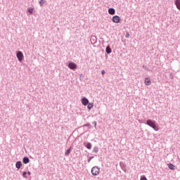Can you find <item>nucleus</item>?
<instances>
[{
  "label": "nucleus",
  "mask_w": 180,
  "mask_h": 180,
  "mask_svg": "<svg viewBox=\"0 0 180 180\" xmlns=\"http://www.w3.org/2000/svg\"><path fill=\"white\" fill-rule=\"evenodd\" d=\"M146 124H148V126H150V127H153L155 131H158V130H160L158 125L155 124V121L148 120L146 122Z\"/></svg>",
  "instance_id": "nucleus-1"
},
{
  "label": "nucleus",
  "mask_w": 180,
  "mask_h": 180,
  "mask_svg": "<svg viewBox=\"0 0 180 180\" xmlns=\"http://www.w3.org/2000/svg\"><path fill=\"white\" fill-rule=\"evenodd\" d=\"M100 173H101V169H99L98 167L95 166L92 167L91 169L92 175H94V176H96V175H99Z\"/></svg>",
  "instance_id": "nucleus-2"
},
{
  "label": "nucleus",
  "mask_w": 180,
  "mask_h": 180,
  "mask_svg": "<svg viewBox=\"0 0 180 180\" xmlns=\"http://www.w3.org/2000/svg\"><path fill=\"white\" fill-rule=\"evenodd\" d=\"M112 21L113 23H120V17L118 15H115L112 18Z\"/></svg>",
  "instance_id": "nucleus-3"
},
{
  "label": "nucleus",
  "mask_w": 180,
  "mask_h": 180,
  "mask_svg": "<svg viewBox=\"0 0 180 180\" xmlns=\"http://www.w3.org/2000/svg\"><path fill=\"white\" fill-rule=\"evenodd\" d=\"M16 56L19 61H22L23 60V53H22V51H18Z\"/></svg>",
  "instance_id": "nucleus-4"
},
{
  "label": "nucleus",
  "mask_w": 180,
  "mask_h": 180,
  "mask_svg": "<svg viewBox=\"0 0 180 180\" xmlns=\"http://www.w3.org/2000/svg\"><path fill=\"white\" fill-rule=\"evenodd\" d=\"M68 67L69 68H70V70H75L77 68V64L72 62H70L68 64Z\"/></svg>",
  "instance_id": "nucleus-5"
},
{
  "label": "nucleus",
  "mask_w": 180,
  "mask_h": 180,
  "mask_svg": "<svg viewBox=\"0 0 180 180\" xmlns=\"http://www.w3.org/2000/svg\"><path fill=\"white\" fill-rule=\"evenodd\" d=\"M82 103L84 106H86V105H88V103H89V101L88 100V98H84L82 99Z\"/></svg>",
  "instance_id": "nucleus-6"
},
{
  "label": "nucleus",
  "mask_w": 180,
  "mask_h": 180,
  "mask_svg": "<svg viewBox=\"0 0 180 180\" xmlns=\"http://www.w3.org/2000/svg\"><path fill=\"white\" fill-rule=\"evenodd\" d=\"M145 85H147V86L151 85V79H150V78L146 77L145 79Z\"/></svg>",
  "instance_id": "nucleus-7"
},
{
  "label": "nucleus",
  "mask_w": 180,
  "mask_h": 180,
  "mask_svg": "<svg viewBox=\"0 0 180 180\" xmlns=\"http://www.w3.org/2000/svg\"><path fill=\"white\" fill-rule=\"evenodd\" d=\"M115 8H112L108 10V13H110V15H115Z\"/></svg>",
  "instance_id": "nucleus-8"
},
{
  "label": "nucleus",
  "mask_w": 180,
  "mask_h": 180,
  "mask_svg": "<svg viewBox=\"0 0 180 180\" xmlns=\"http://www.w3.org/2000/svg\"><path fill=\"white\" fill-rule=\"evenodd\" d=\"M15 167L16 168H18V169H20V167H22V162L20 161L17 162L15 164Z\"/></svg>",
  "instance_id": "nucleus-9"
},
{
  "label": "nucleus",
  "mask_w": 180,
  "mask_h": 180,
  "mask_svg": "<svg viewBox=\"0 0 180 180\" xmlns=\"http://www.w3.org/2000/svg\"><path fill=\"white\" fill-rule=\"evenodd\" d=\"M105 51L108 54H110V53H112V49L110 46H107Z\"/></svg>",
  "instance_id": "nucleus-10"
},
{
  "label": "nucleus",
  "mask_w": 180,
  "mask_h": 180,
  "mask_svg": "<svg viewBox=\"0 0 180 180\" xmlns=\"http://www.w3.org/2000/svg\"><path fill=\"white\" fill-rule=\"evenodd\" d=\"M70 153H71V148H70L68 150H66V152L65 153V155L67 157L70 155Z\"/></svg>",
  "instance_id": "nucleus-11"
},
{
  "label": "nucleus",
  "mask_w": 180,
  "mask_h": 180,
  "mask_svg": "<svg viewBox=\"0 0 180 180\" xmlns=\"http://www.w3.org/2000/svg\"><path fill=\"white\" fill-rule=\"evenodd\" d=\"M87 108H88L89 110H91V109H92L94 108V103H89Z\"/></svg>",
  "instance_id": "nucleus-12"
},
{
  "label": "nucleus",
  "mask_w": 180,
  "mask_h": 180,
  "mask_svg": "<svg viewBox=\"0 0 180 180\" xmlns=\"http://www.w3.org/2000/svg\"><path fill=\"white\" fill-rule=\"evenodd\" d=\"M29 158H23V163L24 164H28V162H29Z\"/></svg>",
  "instance_id": "nucleus-13"
},
{
  "label": "nucleus",
  "mask_w": 180,
  "mask_h": 180,
  "mask_svg": "<svg viewBox=\"0 0 180 180\" xmlns=\"http://www.w3.org/2000/svg\"><path fill=\"white\" fill-rule=\"evenodd\" d=\"M86 148H88L89 150H91V148H92V144H91V143H88L86 146Z\"/></svg>",
  "instance_id": "nucleus-14"
},
{
  "label": "nucleus",
  "mask_w": 180,
  "mask_h": 180,
  "mask_svg": "<svg viewBox=\"0 0 180 180\" xmlns=\"http://www.w3.org/2000/svg\"><path fill=\"white\" fill-rule=\"evenodd\" d=\"M168 165H169V169H175V166H174V165L170 163Z\"/></svg>",
  "instance_id": "nucleus-15"
},
{
  "label": "nucleus",
  "mask_w": 180,
  "mask_h": 180,
  "mask_svg": "<svg viewBox=\"0 0 180 180\" xmlns=\"http://www.w3.org/2000/svg\"><path fill=\"white\" fill-rule=\"evenodd\" d=\"M44 0H41L40 1H39V5H40V6H43V5H44Z\"/></svg>",
  "instance_id": "nucleus-16"
},
{
  "label": "nucleus",
  "mask_w": 180,
  "mask_h": 180,
  "mask_svg": "<svg viewBox=\"0 0 180 180\" xmlns=\"http://www.w3.org/2000/svg\"><path fill=\"white\" fill-rule=\"evenodd\" d=\"M28 12L29 13H30V15H32L33 13V8H28Z\"/></svg>",
  "instance_id": "nucleus-17"
},
{
  "label": "nucleus",
  "mask_w": 180,
  "mask_h": 180,
  "mask_svg": "<svg viewBox=\"0 0 180 180\" xmlns=\"http://www.w3.org/2000/svg\"><path fill=\"white\" fill-rule=\"evenodd\" d=\"M141 180H148V179H147V178H146V176H142L141 177Z\"/></svg>",
  "instance_id": "nucleus-18"
},
{
  "label": "nucleus",
  "mask_w": 180,
  "mask_h": 180,
  "mask_svg": "<svg viewBox=\"0 0 180 180\" xmlns=\"http://www.w3.org/2000/svg\"><path fill=\"white\" fill-rule=\"evenodd\" d=\"M129 37L130 34H129V32H127L125 37H127V39H129Z\"/></svg>",
  "instance_id": "nucleus-19"
},
{
  "label": "nucleus",
  "mask_w": 180,
  "mask_h": 180,
  "mask_svg": "<svg viewBox=\"0 0 180 180\" xmlns=\"http://www.w3.org/2000/svg\"><path fill=\"white\" fill-rule=\"evenodd\" d=\"M27 173L26 172H24L23 174H22V176H24V178H26V174Z\"/></svg>",
  "instance_id": "nucleus-20"
},
{
  "label": "nucleus",
  "mask_w": 180,
  "mask_h": 180,
  "mask_svg": "<svg viewBox=\"0 0 180 180\" xmlns=\"http://www.w3.org/2000/svg\"><path fill=\"white\" fill-rule=\"evenodd\" d=\"M94 153H98V148H94Z\"/></svg>",
  "instance_id": "nucleus-21"
},
{
  "label": "nucleus",
  "mask_w": 180,
  "mask_h": 180,
  "mask_svg": "<svg viewBox=\"0 0 180 180\" xmlns=\"http://www.w3.org/2000/svg\"><path fill=\"white\" fill-rule=\"evenodd\" d=\"M101 74L102 75H105V70H102Z\"/></svg>",
  "instance_id": "nucleus-22"
},
{
  "label": "nucleus",
  "mask_w": 180,
  "mask_h": 180,
  "mask_svg": "<svg viewBox=\"0 0 180 180\" xmlns=\"http://www.w3.org/2000/svg\"><path fill=\"white\" fill-rule=\"evenodd\" d=\"M28 175H31V173H30V172H28Z\"/></svg>",
  "instance_id": "nucleus-23"
}]
</instances>
